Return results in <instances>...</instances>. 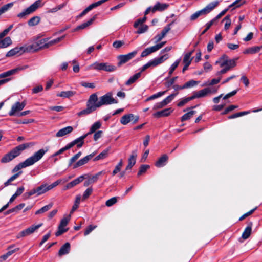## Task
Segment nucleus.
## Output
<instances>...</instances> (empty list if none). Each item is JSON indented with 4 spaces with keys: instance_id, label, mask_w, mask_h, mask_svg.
<instances>
[{
    "instance_id": "nucleus-4",
    "label": "nucleus",
    "mask_w": 262,
    "mask_h": 262,
    "mask_svg": "<svg viewBox=\"0 0 262 262\" xmlns=\"http://www.w3.org/2000/svg\"><path fill=\"white\" fill-rule=\"evenodd\" d=\"M48 38H43L37 40L31 45H28L30 53L37 51L42 49H46Z\"/></svg>"
},
{
    "instance_id": "nucleus-28",
    "label": "nucleus",
    "mask_w": 262,
    "mask_h": 262,
    "mask_svg": "<svg viewBox=\"0 0 262 262\" xmlns=\"http://www.w3.org/2000/svg\"><path fill=\"white\" fill-rule=\"evenodd\" d=\"M168 159V157L166 155L164 154L162 155L155 163L156 166L158 167H161L164 166L166 164Z\"/></svg>"
},
{
    "instance_id": "nucleus-40",
    "label": "nucleus",
    "mask_w": 262,
    "mask_h": 262,
    "mask_svg": "<svg viewBox=\"0 0 262 262\" xmlns=\"http://www.w3.org/2000/svg\"><path fill=\"white\" fill-rule=\"evenodd\" d=\"M34 194H36V196H38V191H37L36 187L31 189L30 191H29L28 192H25L23 194L24 199H25V200L28 199L31 196L34 195Z\"/></svg>"
},
{
    "instance_id": "nucleus-47",
    "label": "nucleus",
    "mask_w": 262,
    "mask_h": 262,
    "mask_svg": "<svg viewBox=\"0 0 262 262\" xmlns=\"http://www.w3.org/2000/svg\"><path fill=\"white\" fill-rule=\"evenodd\" d=\"M64 38V36H61L60 37H58L56 39L49 41V39L48 38V41H47V45L46 48H48L50 46H52L55 43H57L59 42L60 41H61L63 38Z\"/></svg>"
},
{
    "instance_id": "nucleus-11",
    "label": "nucleus",
    "mask_w": 262,
    "mask_h": 262,
    "mask_svg": "<svg viewBox=\"0 0 262 262\" xmlns=\"http://www.w3.org/2000/svg\"><path fill=\"white\" fill-rule=\"evenodd\" d=\"M178 94V93L172 94L167 96L166 98L163 100L161 102L156 103L153 108L157 110L161 108L166 106L167 104L169 103L174 98V97Z\"/></svg>"
},
{
    "instance_id": "nucleus-52",
    "label": "nucleus",
    "mask_w": 262,
    "mask_h": 262,
    "mask_svg": "<svg viewBox=\"0 0 262 262\" xmlns=\"http://www.w3.org/2000/svg\"><path fill=\"white\" fill-rule=\"evenodd\" d=\"M166 92V91H162V92H159L158 93L155 94L150 96V97H149L148 98H147L146 100V101H148L151 100L155 99L156 98H159V97L163 96V95H164Z\"/></svg>"
},
{
    "instance_id": "nucleus-1",
    "label": "nucleus",
    "mask_w": 262,
    "mask_h": 262,
    "mask_svg": "<svg viewBox=\"0 0 262 262\" xmlns=\"http://www.w3.org/2000/svg\"><path fill=\"white\" fill-rule=\"evenodd\" d=\"M48 151V147H46V149H39L38 151L35 152L32 156L27 158L24 162L17 165L13 169L12 172H16L22 168L33 165L34 163L40 160Z\"/></svg>"
},
{
    "instance_id": "nucleus-36",
    "label": "nucleus",
    "mask_w": 262,
    "mask_h": 262,
    "mask_svg": "<svg viewBox=\"0 0 262 262\" xmlns=\"http://www.w3.org/2000/svg\"><path fill=\"white\" fill-rule=\"evenodd\" d=\"M14 158H15V157H14L13 155L12 154V152L10 151L9 152L6 154L1 159V162L3 163H8V162H9L10 161H12Z\"/></svg>"
},
{
    "instance_id": "nucleus-27",
    "label": "nucleus",
    "mask_w": 262,
    "mask_h": 262,
    "mask_svg": "<svg viewBox=\"0 0 262 262\" xmlns=\"http://www.w3.org/2000/svg\"><path fill=\"white\" fill-rule=\"evenodd\" d=\"M134 118V115L132 114H128L123 115L120 119V122L123 125H126Z\"/></svg>"
},
{
    "instance_id": "nucleus-46",
    "label": "nucleus",
    "mask_w": 262,
    "mask_h": 262,
    "mask_svg": "<svg viewBox=\"0 0 262 262\" xmlns=\"http://www.w3.org/2000/svg\"><path fill=\"white\" fill-rule=\"evenodd\" d=\"M180 61H181V59H178L171 66V67L169 69V72H168V75H169L168 77L171 76V74L173 73L174 71L176 70V69L179 66Z\"/></svg>"
},
{
    "instance_id": "nucleus-8",
    "label": "nucleus",
    "mask_w": 262,
    "mask_h": 262,
    "mask_svg": "<svg viewBox=\"0 0 262 262\" xmlns=\"http://www.w3.org/2000/svg\"><path fill=\"white\" fill-rule=\"evenodd\" d=\"M42 223H40L37 225H32L29 228H27L25 230H24L20 232L17 235V238H20L28 235H29L32 233H33L36 230H37L39 228L42 226Z\"/></svg>"
},
{
    "instance_id": "nucleus-64",
    "label": "nucleus",
    "mask_w": 262,
    "mask_h": 262,
    "mask_svg": "<svg viewBox=\"0 0 262 262\" xmlns=\"http://www.w3.org/2000/svg\"><path fill=\"white\" fill-rule=\"evenodd\" d=\"M62 180H58L56 181L53 183L52 184L48 185H47V188L48 189V191L52 189L57 185H58L59 184H60L62 182Z\"/></svg>"
},
{
    "instance_id": "nucleus-12",
    "label": "nucleus",
    "mask_w": 262,
    "mask_h": 262,
    "mask_svg": "<svg viewBox=\"0 0 262 262\" xmlns=\"http://www.w3.org/2000/svg\"><path fill=\"white\" fill-rule=\"evenodd\" d=\"M25 105L26 103L25 102H22L21 103L17 102L12 105L10 111L9 112V115L10 116H13L15 115L17 112L23 110Z\"/></svg>"
},
{
    "instance_id": "nucleus-43",
    "label": "nucleus",
    "mask_w": 262,
    "mask_h": 262,
    "mask_svg": "<svg viewBox=\"0 0 262 262\" xmlns=\"http://www.w3.org/2000/svg\"><path fill=\"white\" fill-rule=\"evenodd\" d=\"M81 200L80 195H78L76 197V199L74 205L72 206V209L70 211V213H73L79 207Z\"/></svg>"
},
{
    "instance_id": "nucleus-26",
    "label": "nucleus",
    "mask_w": 262,
    "mask_h": 262,
    "mask_svg": "<svg viewBox=\"0 0 262 262\" xmlns=\"http://www.w3.org/2000/svg\"><path fill=\"white\" fill-rule=\"evenodd\" d=\"M76 94V92L74 91H62L57 94V96L64 98H69Z\"/></svg>"
},
{
    "instance_id": "nucleus-24",
    "label": "nucleus",
    "mask_w": 262,
    "mask_h": 262,
    "mask_svg": "<svg viewBox=\"0 0 262 262\" xmlns=\"http://www.w3.org/2000/svg\"><path fill=\"white\" fill-rule=\"evenodd\" d=\"M96 18V15L94 16L92 18H91L90 20L86 21V22H84L81 25L78 26L75 29V31H77L81 29H84L90 25H91L93 21L95 20Z\"/></svg>"
},
{
    "instance_id": "nucleus-63",
    "label": "nucleus",
    "mask_w": 262,
    "mask_h": 262,
    "mask_svg": "<svg viewBox=\"0 0 262 262\" xmlns=\"http://www.w3.org/2000/svg\"><path fill=\"white\" fill-rule=\"evenodd\" d=\"M62 180H58L56 181L53 183L52 184L48 185H47V188L48 189V191L52 189L57 185H58L59 184H60L62 182Z\"/></svg>"
},
{
    "instance_id": "nucleus-49",
    "label": "nucleus",
    "mask_w": 262,
    "mask_h": 262,
    "mask_svg": "<svg viewBox=\"0 0 262 262\" xmlns=\"http://www.w3.org/2000/svg\"><path fill=\"white\" fill-rule=\"evenodd\" d=\"M249 113H250L249 111H244V112H241L236 113H235V114H233L232 115H230V116H228V118L229 119H234V118H235L241 117V116L245 115H247Z\"/></svg>"
},
{
    "instance_id": "nucleus-41",
    "label": "nucleus",
    "mask_w": 262,
    "mask_h": 262,
    "mask_svg": "<svg viewBox=\"0 0 262 262\" xmlns=\"http://www.w3.org/2000/svg\"><path fill=\"white\" fill-rule=\"evenodd\" d=\"M38 191V195H40L48 191L47 184H42L38 187H36Z\"/></svg>"
},
{
    "instance_id": "nucleus-37",
    "label": "nucleus",
    "mask_w": 262,
    "mask_h": 262,
    "mask_svg": "<svg viewBox=\"0 0 262 262\" xmlns=\"http://www.w3.org/2000/svg\"><path fill=\"white\" fill-rule=\"evenodd\" d=\"M155 52H156V50L154 46H152V47L147 48L146 49H145L141 53V57H146Z\"/></svg>"
},
{
    "instance_id": "nucleus-54",
    "label": "nucleus",
    "mask_w": 262,
    "mask_h": 262,
    "mask_svg": "<svg viewBox=\"0 0 262 262\" xmlns=\"http://www.w3.org/2000/svg\"><path fill=\"white\" fill-rule=\"evenodd\" d=\"M198 82H199L197 81L191 80L187 82L186 83H185L183 85V88H184V89H187V88H189L191 87H193V86L196 85V84H198Z\"/></svg>"
},
{
    "instance_id": "nucleus-17",
    "label": "nucleus",
    "mask_w": 262,
    "mask_h": 262,
    "mask_svg": "<svg viewBox=\"0 0 262 262\" xmlns=\"http://www.w3.org/2000/svg\"><path fill=\"white\" fill-rule=\"evenodd\" d=\"M236 59L225 60L220 64L221 67H226L229 68V71L234 68L236 65Z\"/></svg>"
},
{
    "instance_id": "nucleus-50",
    "label": "nucleus",
    "mask_w": 262,
    "mask_h": 262,
    "mask_svg": "<svg viewBox=\"0 0 262 262\" xmlns=\"http://www.w3.org/2000/svg\"><path fill=\"white\" fill-rule=\"evenodd\" d=\"M201 15H205L202 10L198 11L192 14L190 17V20L191 21H194Z\"/></svg>"
},
{
    "instance_id": "nucleus-13",
    "label": "nucleus",
    "mask_w": 262,
    "mask_h": 262,
    "mask_svg": "<svg viewBox=\"0 0 262 262\" xmlns=\"http://www.w3.org/2000/svg\"><path fill=\"white\" fill-rule=\"evenodd\" d=\"M168 58L167 54H165L159 57L155 58L149 61L151 67H156L160 64L162 63Z\"/></svg>"
},
{
    "instance_id": "nucleus-51",
    "label": "nucleus",
    "mask_w": 262,
    "mask_h": 262,
    "mask_svg": "<svg viewBox=\"0 0 262 262\" xmlns=\"http://www.w3.org/2000/svg\"><path fill=\"white\" fill-rule=\"evenodd\" d=\"M13 3H10L2 6L0 8V15L7 11L9 10V9H10L13 6Z\"/></svg>"
},
{
    "instance_id": "nucleus-44",
    "label": "nucleus",
    "mask_w": 262,
    "mask_h": 262,
    "mask_svg": "<svg viewBox=\"0 0 262 262\" xmlns=\"http://www.w3.org/2000/svg\"><path fill=\"white\" fill-rule=\"evenodd\" d=\"M52 204H49L47 205H46L43 207L41 208L40 209H38V210H37L35 212V214L36 215H37L46 212L48 211L49 210H50L52 208Z\"/></svg>"
},
{
    "instance_id": "nucleus-59",
    "label": "nucleus",
    "mask_w": 262,
    "mask_h": 262,
    "mask_svg": "<svg viewBox=\"0 0 262 262\" xmlns=\"http://www.w3.org/2000/svg\"><path fill=\"white\" fill-rule=\"evenodd\" d=\"M149 168V166L148 165H142L138 172V176H140L145 172Z\"/></svg>"
},
{
    "instance_id": "nucleus-31",
    "label": "nucleus",
    "mask_w": 262,
    "mask_h": 262,
    "mask_svg": "<svg viewBox=\"0 0 262 262\" xmlns=\"http://www.w3.org/2000/svg\"><path fill=\"white\" fill-rule=\"evenodd\" d=\"M93 112H94V111L93 109H92V107L91 108L90 107L86 105V108L78 112L77 114V115L79 117H83L93 113Z\"/></svg>"
},
{
    "instance_id": "nucleus-32",
    "label": "nucleus",
    "mask_w": 262,
    "mask_h": 262,
    "mask_svg": "<svg viewBox=\"0 0 262 262\" xmlns=\"http://www.w3.org/2000/svg\"><path fill=\"white\" fill-rule=\"evenodd\" d=\"M101 126V123L100 121L95 122L91 127L90 131L86 134L87 136L95 133L97 129H99Z\"/></svg>"
},
{
    "instance_id": "nucleus-23",
    "label": "nucleus",
    "mask_w": 262,
    "mask_h": 262,
    "mask_svg": "<svg viewBox=\"0 0 262 262\" xmlns=\"http://www.w3.org/2000/svg\"><path fill=\"white\" fill-rule=\"evenodd\" d=\"M70 250V244L68 242L61 246L58 252V255L61 256L68 254Z\"/></svg>"
},
{
    "instance_id": "nucleus-61",
    "label": "nucleus",
    "mask_w": 262,
    "mask_h": 262,
    "mask_svg": "<svg viewBox=\"0 0 262 262\" xmlns=\"http://www.w3.org/2000/svg\"><path fill=\"white\" fill-rule=\"evenodd\" d=\"M97 226L96 225H89L85 229L84 235L85 236L88 235L93 230H94L95 228H96Z\"/></svg>"
},
{
    "instance_id": "nucleus-5",
    "label": "nucleus",
    "mask_w": 262,
    "mask_h": 262,
    "mask_svg": "<svg viewBox=\"0 0 262 262\" xmlns=\"http://www.w3.org/2000/svg\"><path fill=\"white\" fill-rule=\"evenodd\" d=\"M24 53H30L28 45H25L21 47H16L10 50L6 54V57H11L15 55H20Z\"/></svg>"
},
{
    "instance_id": "nucleus-57",
    "label": "nucleus",
    "mask_w": 262,
    "mask_h": 262,
    "mask_svg": "<svg viewBox=\"0 0 262 262\" xmlns=\"http://www.w3.org/2000/svg\"><path fill=\"white\" fill-rule=\"evenodd\" d=\"M192 100H193V99L191 96L184 98L178 103L177 105L179 107H182Z\"/></svg>"
},
{
    "instance_id": "nucleus-2",
    "label": "nucleus",
    "mask_w": 262,
    "mask_h": 262,
    "mask_svg": "<svg viewBox=\"0 0 262 262\" xmlns=\"http://www.w3.org/2000/svg\"><path fill=\"white\" fill-rule=\"evenodd\" d=\"M89 69L111 72L114 71L116 69V67L107 62H95L90 66Z\"/></svg>"
},
{
    "instance_id": "nucleus-33",
    "label": "nucleus",
    "mask_w": 262,
    "mask_h": 262,
    "mask_svg": "<svg viewBox=\"0 0 262 262\" xmlns=\"http://www.w3.org/2000/svg\"><path fill=\"white\" fill-rule=\"evenodd\" d=\"M141 72H138L133 76L130 77L128 80L125 82V85H129L134 83L136 81L141 77Z\"/></svg>"
},
{
    "instance_id": "nucleus-42",
    "label": "nucleus",
    "mask_w": 262,
    "mask_h": 262,
    "mask_svg": "<svg viewBox=\"0 0 262 262\" xmlns=\"http://www.w3.org/2000/svg\"><path fill=\"white\" fill-rule=\"evenodd\" d=\"M193 51H194V50H192V51H190V52L187 53L186 54H185L183 60V62L184 64H191V61L192 59V58H191V56L192 54H193Z\"/></svg>"
},
{
    "instance_id": "nucleus-58",
    "label": "nucleus",
    "mask_w": 262,
    "mask_h": 262,
    "mask_svg": "<svg viewBox=\"0 0 262 262\" xmlns=\"http://www.w3.org/2000/svg\"><path fill=\"white\" fill-rule=\"evenodd\" d=\"M81 155V152L79 151L73 157H72L70 160L69 162V166H71L73 163L76 161Z\"/></svg>"
},
{
    "instance_id": "nucleus-16",
    "label": "nucleus",
    "mask_w": 262,
    "mask_h": 262,
    "mask_svg": "<svg viewBox=\"0 0 262 262\" xmlns=\"http://www.w3.org/2000/svg\"><path fill=\"white\" fill-rule=\"evenodd\" d=\"M219 2L216 1L208 4L204 8L202 9L204 14L206 15L207 14L210 12L219 5Z\"/></svg>"
},
{
    "instance_id": "nucleus-18",
    "label": "nucleus",
    "mask_w": 262,
    "mask_h": 262,
    "mask_svg": "<svg viewBox=\"0 0 262 262\" xmlns=\"http://www.w3.org/2000/svg\"><path fill=\"white\" fill-rule=\"evenodd\" d=\"M236 59L225 60L220 64L221 67H226L229 68V71L234 68L236 65Z\"/></svg>"
},
{
    "instance_id": "nucleus-6",
    "label": "nucleus",
    "mask_w": 262,
    "mask_h": 262,
    "mask_svg": "<svg viewBox=\"0 0 262 262\" xmlns=\"http://www.w3.org/2000/svg\"><path fill=\"white\" fill-rule=\"evenodd\" d=\"M86 105L91 108L92 107L94 111L97 108L100 107L99 98L96 93H94L90 96L86 102Z\"/></svg>"
},
{
    "instance_id": "nucleus-60",
    "label": "nucleus",
    "mask_w": 262,
    "mask_h": 262,
    "mask_svg": "<svg viewBox=\"0 0 262 262\" xmlns=\"http://www.w3.org/2000/svg\"><path fill=\"white\" fill-rule=\"evenodd\" d=\"M117 201V197H113L106 201L105 205L108 207H110L115 204Z\"/></svg>"
},
{
    "instance_id": "nucleus-39",
    "label": "nucleus",
    "mask_w": 262,
    "mask_h": 262,
    "mask_svg": "<svg viewBox=\"0 0 262 262\" xmlns=\"http://www.w3.org/2000/svg\"><path fill=\"white\" fill-rule=\"evenodd\" d=\"M40 21V18L39 16H35L32 17L28 21V24L29 26H34L37 25L39 23Z\"/></svg>"
},
{
    "instance_id": "nucleus-53",
    "label": "nucleus",
    "mask_w": 262,
    "mask_h": 262,
    "mask_svg": "<svg viewBox=\"0 0 262 262\" xmlns=\"http://www.w3.org/2000/svg\"><path fill=\"white\" fill-rule=\"evenodd\" d=\"M108 151V149L103 150L94 158V161H98L105 158L107 156Z\"/></svg>"
},
{
    "instance_id": "nucleus-38",
    "label": "nucleus",
    "mask_w": 262,
    "mask_h": 262,
    "mask_svg": "<svg viewBox=\"0 0 262 262\" xmlns=\"http://www.w3.org/2000/svg\"><path fill=\"white\" fill-rule=\"evenodd\" d=\"M12 43V40L10 37H6L0 41V48H6Z\"/></svg>"
},
{
    "instance_id": "nucleus-45",
    "label": "nucleus",
    "mask_w": 262,
    "mask_h": 262,
    "mask_svg": "<svg viewBox=\"0 0 262 262\" xmlns=\"http://www.w3.org/2000/svg\"><path fill=\"white\" fill-rule=\"evenodd\" d=\"M104 174H105V171L102 170L92 176V177H90V178L91 180L93 183H95L98 180L100 176Z\"/></svg>"
},
{
    "instance_id": "nucleus-48",
    "label": "nucleus",
    "mask_w": 262,
    "mask_h": 262,
    "mask_svg": "<svg viewBox=\"0 0 262 262\" xmlns=\"http://www.w3.org/2000/svg\"><path fill=\"white\" fill-rule=\"evenodd\" d=\"M195 113L196 111H190L188 112V113L185 114L184 115L182 116V117H181V121H184L189 119Z\"/></svg>"
},
{
    "instance_id": "nucleus-3",
    "label": "nucleus",
    "mask_w": 262,
    "mask_h": 262,
    "mask_svg": "<svg viewBox=\"0 0 262 262\" xmlns=\"http://www.w3.org/2000/svg\"><path fill=\"white\" fill-rule=\"evenodd\" d=\"M43 6L42 0L36 1L33 4L17 14V17L20 18H25L27 16L35 11L38 8Z\"/></svg>"
},
{
    "instance_id": "nucleus-10",
    "label": "nucleus",
    "mask_w": 262,
    "mask_h": 262,
    "mask_svg": "<svg viewBox=\"0 0 262 262\" xmlns=\"http://www.w3.org/2000/svg\"><path fill=\"white\" fill-rule=\"evenodd\" d=\"M137 51H134L126 55H121L118 57L119 60L118 65L121 66L126 63L133 59L137 55Z\"/></svg>"
},
{
    "instance_id": "nucleus-25",
    "label": "nucleus",
    "mask_w": 262,
    "mask_h": 262,
    "mask_svg": "<svg viewBox=\"0 0 262 262\" xmlns=\"http://www.w3.org/2000/svg\"><path fill=\"white\" fill-rule=\"evenodd\" d=\"M168 7V5L166 4H161L157 2L152 8V12L154 13L157 11H162L166 9Z\"/></svg>"
},
{
    "instance_id": "nucleus-34",
    "label": "nucleus",
    "mask_w": 262,
    "mask_h": 262,
    "mask_svg": "<svg viewBox=\"0 0 262 262\" xmlns=\"http://www.w3.org/2000/svg\"><path fill=\"white\" fill-rule=\"evenodd\" d=\"M20 68H15L14 69H12L11 70L8 71L7 72H4L3 73L0 74V78H5L8 77L10 75H12L13 74H14L16 73L17 71L20 70Z\"/></svg>"
},
{
    "instance_id": "nucleus-19",
    "label": "nucleus",
    "mask_w": 262,
    "mask_h": 262,
    "mask_svg": "<svg viewBox=\"0 0 262 262\" xmlns=\"http://www.w3.org/2000/svg\"><path fill=\"white\" fill-rule=\"evenodd\" d=\"M73 130V128L69 126L66 127H64L61 129H60L56 134V137H60L66 136L70 133H71Z\"/></svg>"
},
{
    "instance_id": "nucleus-56",
    "label": "nucleus",
    "mask_w": 262,
    "mask_h": 262,
    "mask_svg": "<svg viewBox=\"0 0 262 262\" xmlns=\"http://www.w3.org/2000/svg\"><path fill=\"white\" fill-rule=\"evenodd\" d=\"M71 215H69L68 216L63 217L60 221V224L59 226H60L61 227H66L67 224H68L70 220Z\"/></svg>"
},
{
    "instance_id": "nucleus-22",
    "label": "nucleus",
    "mask_w": 262,
    "mask_h": 262,
    "mask_svg": "<svg viewBox=\"0 0 262 262\" xmlns=\"http://www.w3.org/2000/svg\"><path fill=\"white\" fill-rule=\"evenodd\" d=\"M208 90L206 88L199 91L194 92L193 95L191 96L193 100L195 98H199L205 97L208 95Z\"/></svg>"
},
{
    "instance_id": "nucleus-62",
    "label": "nucleus",
    "mask_w": 262,
    "mask_h": 262,
    "mask_svg": "<svg viewBox=\"0 0 262 262\" xmlns=\"http://www.w3.org/2000/svg\"><path fill=\"white\" fill-rule=\"evenodd\" d=\"M173 23V21L166 25L161 31V33L165 36L166 34L171 29V25Z\"/></svg>"
},
{
    "instance_id": "nucleus-9",
    "label": "nucleus",
    "mask_w": 262,
    "mask_h": 262,
    "mask_svg": "<svg viewBox=\"0 0 262 262\" xmlns=\"http://www.w3.org/2000/svg\"><path fill=\"white\" fill-rule=\"evenodd\" d=\"M34 145L33 143H24L15 147L11 150L15 158L20 155L21 152L26 149Z\"/></svg>"
},
{
    "instance_id": "nucleus-55",
    "label": "nucleus",
    "mask_w": 262,
    "mask_h": 262,
    "mask_svg": "<svg viewBox=\"0 0 262 262\" xmlns=\"http://www.w3.org/2000/svg\"><path fill=\"white\" fill-rule=\"evenodd\" d=\"M93 188L92 187H89L86 189L83 193L82 196V200H85L88 199L92 193Z\"/></svg>"
},
{
    "instance_id": "nucleus-15",
    "label": "nucleus",
    "mask_w": 262,
    "mask_h": 262,
    "mask_svg": "<svg viewBox=\"0 0 262 262\" xmlns=\"http://www.w3.org/2000/svg\"><path fill=\"white\" fill-rule=\"evenodd\" d=\"M94 156V154H91L81 159L73 165V168H76L87 163Z\"/></svg>"
},
{
    "instance_id": "nucleus-29",
    "label": "nucleus",
    "mask_w": 262,
    "mask_h": 262,
    "mask_svg": "<svg viewBox=\"0 0 262 262\" xmlns=\"http://www.w3.org/2000/svg\"><path fill=\"white\" fill-rule=\"evenodd\" d=\"M261 49H262V46L252 47L251 48H248L246 50H245L243 52V53L245 54H255V53L258 52Z\"/></svg>"
},
{
    "instance_id": "nucleus-7",
    "label": "nucleus",
    "mask_w": 262,
    "mask_h": 262,
    "mask_svg": "<svg viewBox=\"0 0 262 262\" xmlns=\"http://www.w3.org/2000/svg\"><path fill=\"white\" fill-rule=\"evenodd\" d=\"M100 105L101 107L103 105H106L114 103H117L118 102L112 97V94L111 93H107L105 95L99 98Z\"/></svg>"
},
{
    "instance_id": "nucleus-30",
    "label": "nucleus",
    "mask_w": 262,
    "mask_h": 262,
    "mask_svg": "<svg viewBox=\"0 0 262 262\" xmlns=\"http://www.w3.org/2000/svg\"><path fill=\"white\" fill-rule=\"evenodd\" d=\"M87 136V135L85 134L73 140L74 145H77L78 148L81 147L84 143V140Z\"/></svg>"
},
{
    "instance_id": "nucleus-20",
    "label": "nucleus",
    "mask_w": 262,
    "mask_h": 262,
    "mask_svg": "<svg viewBox=\"0 0 262 262\" xmlns=\"http://www.w3.org/2000/svg\"><path fill=\"white\" fill-rule=\"evenodd\" d=\"M171 108L164 109L162 111L157 112L153 114L154 117L160 118L161 117L168 116L172 112Z\"/></svg>"
},
{
    "instance_id": "nucleus-14",
    "label": "nucleus",
    "mask_w": 262,
    "mask_h": 262,
    "mask_svg": "<svg viewBox=\"0 0 262 262\" xmlns=\"http://www.w3.org/2000/svg\"><path fill=\"white\" fill-rule=\"evenodd\" d=\"M137 156V151H133L130 157L128 159V165L126 167V171L131 169L133 166L136 164V159Z\"/></svg>"
},
{
    "instance_id": "nucleus-35",
    "label": "nucleus",
    "mask_w": 262,
    "mask_h": 262,
    "mask_svg": "<svg viewBox=\"0 0 262 262\" xmlns=\"http://www.w3.org/2000/svg\"><path fill=\"white\" fill-rule=\"evenodd\" d=\"M18 250V248L9 250V251H8L6 254H4L0 256V261L1 262L2 261L6 260L9 256Z\"/></svg>"
},
{
    "instance_id": "nucleus-21",
    "label": "nucleus",
    "mask_w": 262,
    "mask_h": 262,
    "mask_svg": "<svg viewBox=\"0 0 262 262\" xmlns=\"http://www.w3.org/2000/svg\"><path fill=\"white\" fill-rule=\"evenodd\" d=\"M253 225V223L252 222H250L248 226L246 227V228L245 229V230L242 233V237L244 239H246L250 236L252 232V227Z\"/></svg>"
}]
</instances>
